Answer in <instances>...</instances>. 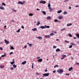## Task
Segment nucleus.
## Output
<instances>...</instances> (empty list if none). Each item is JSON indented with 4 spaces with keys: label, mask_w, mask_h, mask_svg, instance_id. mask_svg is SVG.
<instances>
[{
    "label": "nucleus",
    "mask_w": 79,
    "mask_h": 79,
    "mask_svg": "<svg viewBox=\"0 0 79 79\" xmlns=\"http://www.w3.org/2000/svg\"><path fill=\"white\" fill-rule=\"evenodd\" d=\"M57 72H58L59 73V74H62L63 73V70L62 69H58L57 71Z\"/></svg>",
    "instance_id": "f257e3e1"
},
{
    "label": "nucleus",
    "mask_w": 79,
    "mask_h": 79,
    "mask_svg": "<svg viewBox=\"0 0 79 79\" xmlns=\"http://www.w3.org/2000/svg\"><path fill=\"white\" fill-rule=\"evenodd\" d=\"M43 76H44L43 77H44V76H45V77L48 76L50 75V73H44V74H43Z\"/></svg>",
    "instance_id": "f03ea898"
},
{
    "label": "nucleus",
    "mask_w": 79,
    "mask_h": 79,
    "mask_svg": "<svg viewBox=\"0 0 79 79\" xmlns=\"http://www.w3.org/2000/svg\"><path fill=\"white\" fill-rule=\"evenodd\" d=\"M40 3H43V4H45V3H46V2L44 1H43V0L41 1L40 2Z\"/></svg>",
    "instance_id": "7ed1b4c3"
},
{
    "label": "nucleus",
    "mask_w": 79,
    "mask_h": 79,
    "mask_svg": "<svg viewBox=\"0 0 79 79\" xmlns=\"http://www.w3.org/2000/svg\"><path fill=\"white\" fill-rule=\"evenodd\" d=\"M5 43L6 44H9L10 43V42H9V41H8L6 40H5Z\"/></svg>",
    "instance_id": "20e7f679"
},
{
    "label": "nucleus",
    "mask_w": 79,
    "mask_h": 79,
    "mask_svg": "<svg viewBox=\"0 0 79 79\" xmlns=\"http://www.w3.org/2000/svg\"><path fill=\"white\" fill-rule=\"evenodd\" d=\"M36 38L37 39L38 38V39H40V40H42V37L41 36H39L38 37H36Z\"/></svg>",
    "instance_id": "39448f33"
},
{
    "label": "nucleus",
    "mask_w": 79,
    "mask_h": 79,
    "mask_svg": "<svg viewBox=\"0 0 79 79\" xmlns=\"http://www.w3.org/2000/svg\"><path fill=\"white\" fill-rule=\"evenodd\" d=\"M27 44L28 45H29V47H32V46H33V45L32 44H30L29 43H27Z\"/></svg>",
    "instance_id": "423d86ee"
},
{
    "label": "nucleus",
    "mask_w": 79,
    "mask_h": 79,
    "mask_svg": "<svg viewBox=\"0 0 79 79\" xmlns=\"http://www.w3.org/2000/svg\"><path fill=\"white\" fill-rule=\"evenodd\" d=\"M18 4H21V5H24V3H23L21 1H19L18 2Z\"/></svg>",
    "instance_id": "0eeeda50"
},
{
    "label": "nucleus",
    "mask_w": 79,
    "mask_h": 79,
    "mask_svg": "<svg viewBox=\"0 0 79 79\" xmlns=\"http://www.w3.org/2000/svg\"><path fill=\"white\" fill-rule=\"evenodd\" d=\"M72 70H73V67L70 68L69 69V71H72Z\"/></svg>",
    "instance_id": "6e6552de"
},
{
    "label": "nucleus",
    "mask_w": 79,
    "mask_h": 79,
    "mask_svg": "<svg viewBox=\"0 0 79 79\" xmlns=\"http://www.w3.org/2000/svg\"><path fill=\"white\" fill-rule=\"evenodd\" d=\"M38 61H39V62H41L42 61V59H39L38 60Z\"/></svg>",
    "instance_id": "1a4fd4ad"
},
{
    "label": "nucleus",
    "mask_w": 79,
    "mask_h": 79,
    "mask_svg": "<svg viewBox=\"0 0 79 79\" xmlns=\"http://www.w3.org/2000/svg\"><path fill=\"white\" fill-rule=\"evenodd\" d=\"M42 12L44 15H46V12L45 11H42Z\"/></svg>",
    "instance_id": "9d476101"
},
{
    "label": "nucleus",
    "mask_w": 79,
    "mask_h": 79,
    "mask_svg": "<svg viewBox=\"0 0 79 79\" xmlns=\"http://www.w3.org/2000/svg\"><path fill=\"white\" fill-rule=\"evenodd\" d=\"M40 28H41V29H44V28H45V27L44 26H41L40 27Z\"/></svg>",
    "instance_id": "9b49d317"
},
{
    "label": "nucleus",
    "mask_w": 79,
    "mask_h": 79,
    "mask_svg": "<svg viewBox=\"0 0 79 79\" xmlns=\"http://www.w3.org/2000/svg\"><path fill=\"white\" fill-rule=\"evenodd\" d=\"M0 9H2V10H5V8L2 7V6H0Z\"/></svg>",
    "instance_id": "f8f14e48"
},
{
    "label": "nucleus",
    "mask_w": 79,
    "mask_h": 79,
    "mask_svg": "<svg viewBox=\"0 0 79 79\" xmlns=\"http://www.w3.org/2000/svg\"><path fill=\"white\" fill-rule=\"evenodd\" d=\"M56 52H60V49L59 48H57L56 50Z\"/></svg>",
    "instance_id": "ddd939ff"
},
{
    "label": "nucleus",
    "mask_w": 79,
    "mask_h": 79,
    "mask_svg": "<svg viewBox=\"0 0 79 79\" xmlns=\"http://www.w3.org/2000/svg\"><path fill=\"white\" fill-rule=\"evenodd\" d=\"M26 61H25L23 62L22 63V64H26Z\"/></svg>",
    "instance_id": "4468645a"
},
{
    "label": "nucleus",
    "mask_w": 79,
    "mask_h": 79,
    "mask_svg": "<svg viewBox=\"0 0 79 79\" xmlns=\"http://www.w3.org/2000/svg\"><path fill=\"white\" fill-rule=\"evenodd\" d=\"M46 19H48V20L51 19V17H50V16H48L46 18Z\"/></svg>",
    "instance_id": "2eb2a0df"
},
{
    "label": "nucleus",
    "mask_w": 79,
    "mask_h": 79,
    "mask_svg": "<svg viewBox=\"0 0 79 79\" xmlns=\"http://www.w3.org/2000/svg\"><path fill=\"white\" fill-rule=\"evenodd\" d=\"M61 12H62V10H60L57 11V13H60Z\"/></svg>",
    "instance_id": "dca6fc26"
},
{
    "label": "nucleus",
    "mask_w": 79,
    "mask_h": 79,
    "mask_svg": "<svg viewBox=\"0 0 79 79\" xmlns=\"http://www.w3.org/2000/svg\"><path fill=\"white\" fill-rule=\"evenodd\" d=\"M45 37L46 38H50V35H47L45 36Z\"/></svg>",
    "instance_id": "f3484780"
},
{
    "label": "nucleus",
    "mask_w": 79,
    "mask_h": 79,
    "mask_svg": "<svg viewBox=\"0 0 79 79\" xmlns=\"http://www.w3.org/2000/svg\"><path fill=\"white\" fill-rule=\"evenodd\" d=\"M48 9H49L50 11H52L53 10V9L51 7H48Z\"/></svg>",
    "instance_id": "a211bd4d"
},
{
    "label": "nucleus",
    "mask_w": 79,
    "mask_h": 79,
    "mask_svg": "<svg viewBox=\"0 0 79 79\" xmlns=\"http://www.w3.org/2000/svg\"><path fill=\"white\" fill-rule=\"evenodd\" d=\"M5 56H6V53H5L4 55H2L1 56L2 57H5Z\"/></svg>",
    "instance_id": "6ab92c4d"
},
{
    "label": "nucleus",
    "mask_w": 79,
    "mask_h": 79,
    "mask_svg": "<svg viewBox=\"0 0 79 79\" xmlns=\"http://www.w3.org/2000/svg\"><path fill=\"white\" fill-rule=\"evenodd\" d=\"M45 28H50V26H47V25H45Z\"/></svg>",
    "instance_id": "aec40b11"
},
{
    "label": "nucleus",
    "mask_w": 79,
    "mask_h": 79,
    "mask_svg": "<svg viewBox=\"0 0 79 79\" xmlns=\"http://www.w3.org/2000/svg\"><path fill=\"white\" fill-rule=\"evenodd\" d=\"M32 31H37L36 28H35L34 29H32Z\"/></svg>",
    "instance_id": "412c9836"
},
{
    "label": "nucleus",
    "mask_w": 79,
    "mask_h": 79,
    "mask_svg": "<svg viewBox=\"0 0 79 79\" xmlns=\"http://www.w3.org/2000/svg\"><path fill=\"white\" fill-rule=\"evenodd\" d=\"M41 24L40 22H38L36 24V25H37V26H39V24Z\"/></svg>",
    "instance_id": "4be33fe9"
},
{
    "label": "nucleus",
    "mask_w": 79,
    "mask_h": 79,
    "mask_svg": "<svg viewBox=\"0 0 79 79\" xmlns=\"http://www.w3.org/2000/svg\"><path fill=\"white\" fill-rule=\"evenodd\" d=\"M20 31H21V29H19L18 30V31H16V32H20Z\"/></svg>",
    "instance_id": "5701e85b"
},
{
    "label": "nucleus",
    "mask_w": 79,
    "mask_h": 79,
    "mask_svg": "<svg viewBox=\"0 0 79 79\" xmlns=\"http://www.w3.org/2000/svg\"><path fill=\"white\" fill-rule=\"evenodd\" d=\"M13 67H14V68H16L17 66L16 65L14 64L13 65Z\"/></svg>",
    "instance_id": "b1692460"
},
{
    "label": "nucleus",
    "mask_w": 79,
    "mask_h": 79,
    "mask_svg": "<svg viewBox=\"0 0 79 79\" xmlns=\"http://www.w3.org/2000/svg\"><path fill=\"white\" fill-rule=\"evenodd\" d=\"M72 25V24H71V23H69V24H67V26H71Z\"/></svg>",
    "instance_id": "393cba45"
},
{
    "label": "nucleus",
    "mask_w": 79,
    "mask_h": 79,
    "mask_svg": "<svg viewBox=\"0 0 79 79\" xmlns=\"http://www.w3.org/2000/svg\"><path fill=\"white\" fill-rule=\"evenodd\" d=\"M68 35H69V37H73V36L72 35H71V34L70 33H69L68 34Z\"/></svg>",
    "instance_id": "a878e982"
},
{
    "label": "nucleus",
    "mask_w": 79,
    "mask_h": 79,
    "mask_svg": "<svg viewBox=\"0 0 79 79\" xmlns=\"http://www.w3.org/2000/svg\"><path fill=\"white\" fill-rule=\"evenodd\" d=\"M4 67V66L3 65H1L0 66V67L1 68H3Z\"/></svg>",
    "instance_id": "bb28decb"
},
{
    "label": "nucleus",
    "mask_w": 79,
    "mask_h": 79,
    "mask_svg": "<svg viewBox=\"0 0 79 79\" xmlns=\"http://www.w3.org/2000/svg\"><path fill=\"white\" fill-rule=\"evenodd\" d=\"M63 18V17L62 16H60L59 17L58 19H61Z\"/></svg>",
    "instance_id": "cd10ccee"
},
{
    "label": "nucleus",
    "mask_w": 79,
    "mask_h": 79,
    "mask_svg": "<svg viewBox=\"0 0 79 79\" xmlns=\"http://www.w3.org/2000/svg\"><path fill=\"white\" fill-rule=\"evenodd\" d=\"M10 49L11 50H14L15 49V48H13V47L12 46H11L10 47Z\"/></svg>",
    "instance_id": "c85d7f7f"
},
{
    "label": "nucleus",
    "mask_w": 79,
    "mask_h": 79,
    "mask_svg": "<svg viewBox=\"0 0 79 79\" xmlns=\"http://www.w3.org/2000/svg\"><path fill=\"white\" fill-rule=\"evenodd\" d=\"M15 63V61H13L12 62H10V64H11L12 65H13V64H14V63Z\"/></svg>",
    "instance_id": "c756f323"
},
{
    "label": "nucleus",
    "mask_w": 79,
    "mask_h": 79,
    "mask_svg": "<svg viewBox=\"0 0 79 79\" xmlns=\"http://www.w3.org/2000/svg\"><path fill=\"white\" fill-rule=\"evenodd\" d=\"M36 75H37V76H39V75H40V73H36Z\"/></svg>",
    "instance_id": "7c9ffc66"
},
{
    "label": "nucleus",
    "mask_w": 79,
    "mask_h": 79,
    "mask_svg": "<svg viewBox=\"0 0 79 79\" xmlns=\"http://www.w3.org/2000/svg\"><path fill=\"white\" fill-rule=\"evenodd\" d=\"M62 56V57H63V58H64L65 57H66V55H63Z\"/></svg>",
    "instance_id": "2f4dec72"
},
{
    "label": "nucleus",
    "mask_w": 79,
    "mask_h": 79,
    "mask_svg": "<svg viewBox=\"0 0 79 79\" xmlns=\"http://www.w3.org/2000/svg\"><path fill=\"white\" fill-rule=\"evenodd\" d=\"M29 16H33V14L30 13V14H29Z\"/></svg>",
    "instance_id": "473e14b6"
},
{
    "label": "nucleus",
    "mask_w": 79,
    "mask_h": 79,
    "mask_svg": "<svg viewBox=\"0 0 79 79\" xmlns=\"http://www.w3.org/2000/svg\"><path fill=\"white\" fill-rule=\"evenodd\" d=\"M76 36L77 37L78 39H79V34H77L76 35Z\"/></svg>",
    "instance_id": "72a5a7b5"
},
{
    "label": "nucleus",
    "mask_w": 79,
    "mask_h": 79,
    "mask_svg": "<svg viewBox=\"0 0 79 79\" xmlns=\"http://www.w3.org/2000/svg\"><path fill=\"white\" fill-rule=\"evenodd\" d=\"M56 67H58V65H56L54 66V68H55Z\"/></svg>",
    "instance_id": "f704fd0d"
},
{
    "label": "nucleus",
    "mask_w": 79,
    "mask_h": 79,
    "mask_svg": "<svg viewBox=\"0 0 79 79\" xmlns=\"http://www.w3.org/2000/svg\"><path fill=\"white\" fill-rule=\"evenodd\" d=\"M64 15H66L67 14V12L66 11H64L63 13Z\"/></svg>",
    "instance_id": "c9c22d12"
},
{
    "label": "nucleus",
    "mask_w": 79,
    "mask_h": 79,
    "mask_svg": "<svg viewBox=\"0 0 79 79\" xmlns=\"http://www.w3.org/2000/svg\"><path fill=\"white\" fill-rule=\"evenodd\" d=\"M2 5H3L4 6H6V4H5V3H4L3 2L2 3Z\"/></svg>",
    "instance_id": "e433bc0d"
},
{
    "label": "nucleus",
    "mask_w": 79,
    "mask_h": 79,
    "mask_svg": "<svg viewBox=\"0 0 79 79\" xmlns=\"http://www.w3.org/2000/svg\"><path fill=\"white\" fill-rule=\"evenodd\" d=\"M50 35L52 36V35H54V34L53 33H52L50 34Z\"/></svg>",
    "instance_id": "4c0bfd02"
},
{
    "label": "nucleus",
    "mask_w": 79,
    "mask_h": 79,
    "mask_svg": "<svg viewBox=\"0 0 79 79\" xmlns=\"http://www.w3.org/2000/svg\"><path fill=\"white\" fill-rule=\"evenodd\" d=\"M51 6V5H50V4H48V6L49 7V8H50V6Z\"/></svg>",
    "instance_id": "58836bf2"
},
{
    "label": "nucleus",
    "mask_w": 79,
    "mask_h": 79,
    "mask_svg": "<svg viewBox=\"0 0 79 79\" xmlns=\"http://www.w3.org/2000/svg\"><path fill=\"white\" fill-rule=\"evenodd\" d=\"M73 47V46L72 45H71L69 46V48H72Z\"/></svg>",
    "instance_id": "ea45409f"
},
{
    "label": "nucleus",
    "mask_w": 79,
    "mask_h": 79,
    "mask_svg": "<svg viewBox=\"0 0 79 79\" xmlns=\"http://www.w3.org/2000/svg\"><path fill=\"white\" fill-rule=\"evenodd\" d=\"M56 48V46L55 45H54L53 46V48Z\"/></svg>",
    "instance_id": "a19ab883"
},
{
    "label": "nucleus",
    "mask_w": 79,
    "mask_h": 79,
    "mask_svg": "<svg viewBox=\"0 0 79 79\" xmlns=\"http://www.w3.org/2000/svg\"><path fill=\"white\" fill-rule=\"evenodd\" d=\"M71 44L72 45H75V44L74 43H72Z\"/></svg>",
    "instance_id": "79ce46f5"
},
{
    "label": "nucleus",
    "mask_w": 79,
    "mask_h": 79,
    "mask_svg": "<svg viewBox=\"0 0 79 79\" xmlns=\"http://www.w3.org/2000/svg\"><path fill=\"white\" fill-rule=\"evenodd\" d=\"M13 52H11L10 53L9 55H12V54H13Z\"/></svg>",
    "instance_id": "37998d69"
},
{
    "label": "nucleus",
    "mask_w": 79,
    "mask_h": 79,
    "mask_svg": "<svg viewBox=\"0 0 79 79\" xmlns=\"http://www.w3.org/2000/svg\"><path fill=\"white\" fill-rule=\"evenodd\" d=\"M55 22H58V21L57 20V19H55L54 20Z\"/></svg>",
    "instance_id": "c03bdc74"
},
{
    "label": "nucleus",
    "mask_w": 79,
    "mask_h": 79,
    "mask_svg": "<svg viewBox=\"0 0 79 79\" xmlns=\"http://www.w3.org/2000/svg\"><path fill=\"white\" fill-rule=\"evenodd\" d=\"M75 64H77V65H79V63L77 62Z\"/></svg>",
    "instance_id": "a18cd8bd"
},
{
    "label": "nucleus",
    "mask_w": 79,
    "mask_h": 79,
    "mask_svg": "<svg viewBox=\"0 0 79 79\" xmlns=\"http://www.w3.org/2000/svg\"><path fill=\"white\" fill-rule=\"evenodd\" d=\"M0 50H3V48L2 47H0Z\"/></svg>",
    "instance_id": "49530a36"
},
{
    "label": "nucleus",
    "mask_w": 79,
    "mask_h": 79,
    "mask_svg": "<svg viewBox=\"0 0 79 79\" xmlns=\"http://www.w3.org/2000/svg\"><path fill=\"white\" fill-rule=\"evenodd\" d=\"M69 0H65L64 1V2H68V1H69Z\"/></svg>",
    "instance_id": "de8ad7c7"
},
{
    "label": "nucleus",
    "mask_w": 79,
    "mask_h": 79,
    "mask_svg": "<svg viewBox=\"0 0 79 79\" xmlns=\"http://www.w3.org/2000/svg\"><path fill=\"white\" fill-rule=\"evenodd\" d=\"M37 59H39V58H40V57L38 56L37 57Z\"/></svg>",
    "instance_id": "09e8293b"
},
{
    "label": "nucleus",
    "mask_w": 79,
    "mask_h": 79,
    "mask_svg": "<svg viewBox=\"0 0 79 79\" xmlns=\"http://www.w3.org/2000/svg\"><path fill=\"white\" fill-rule=\"evenodd\" d=\"M21 28L22 29H24V26H23L21 27Z\"/></svg>",
    "instance_id": "8fccbe9b"
},
{
    "label": "nucleus",
    "mask_w": 79,
    "mask_h": 79,
    "mask_svg": "<svg viewBox=\"0 0 79 79\" xmlns=\"http://www.w3.org/2000/svg\"><path fill=\"white\" fill-rule=\"evenodd\" d=\"M14 69V68H13V67H12V68H11V70H13Z\"/></svg>",
    "instance_id": "3c124183"
},
{
    "label": "nucleus",
    "mask_w": 79,
    "mask_h": 79,
    "mask_svg": "<svg viewBox=\"0 0 79 79\" xmlns=\"http://www.w3.org/2000/svg\"><path fill=\"white\" fill-rule=\"evenodd\" d=\"M66 75L69 76V73H66Z\"/></svg>",
    "instance_id": "603ef678"
},
{
    "label": "nucleus",
    "mask_w": 79,
    "mask_h": 79,
    "mask_svg": "<svg viewBox=\"0 0 79 79\" xmlns=\"http://www.w3.org/2000/svg\"><path fill=\"white\" fill-rule=\"evenodd\" d=\"M65 28L62 29H61V31H64V30H65Z\"/></svg>",
    "instance_id": "864d4df0"
},
{
    "label": "nucleus",
    "mask_w": 79,
    "mask_h": 79,
    "mask_svg": "<svg viewBox=\"0 0 79 79\" xmlns=\"http://www.w3.org/2000/svg\"><path fill=\"white\" fill-rule=\"evenodd\" d=\"M53 73H55L56 72V70H54V71H53Z\"/></svg>",
    "instance_id": "5fc2aeb1"
},
{
    "label": "nucleus",
    "mask_w": 79,
    "mask_h": 79,
    "mask_svg": "<svg viewBox=\"0 0 79 79\" xmlns=\"http://www.w3.org/2000/svg\"><path fill=\"white\" fill-rule=\"evenodd\" d=\"M27 48V45L25 46H24L25 48Z\"/></svg>",
    "instance_id": "6e6d98bb"
},
{
    "label": "nucleus",
    "mask_w": 79,
    "mask_h": 79,
    "mask_svg": "<svg viewBox=\"0 0 79 79\" xmlns=\"http://www.w3.org/2000/svg\"><path fill=\"white\" fill-rule=\"evenodd\" d=\"M64 58L63 57L62 58H61V60H64Z\"/></svg>",
    "instance_id": "4d7b16f0"
},
{
    "label": "nucleus",
    "mask_w": 79,
    "mask_h": 79,
    "mask_svg": "<svg viewBox=\"0 0 79 79\" xmlns=\"http://www.w3.org/2000/svg\"><path fill=\"white\" fill-rule=\"evenodd\" d=\"M11 21L13 22V23H15V21H14V20H12Z\"/></svg>",
    "instance_id": "13d9d810"
},
{
    "label": "nucleus",
    "mask_w": 79,
    "mask_h": 79,
    "mask_svg": "<svg viewBox=\"0 0 79 79\" xmlns=\"http://www.w3.org/2000/svg\"><path fill=\"white\" fill-rule=\"evenodd\" d=\"M73 38L74 39H76L77 38H76V37H74Z\"/></svg>",
    "instance_id": "bf43d9fd"
},
{
    "label": "nucleus",
    "mask_w": 79,
    "mask_h": 79,
    "mask_svg": "<svg viewBox=\"0 0 79 79\" xmlns=\"http://www.w3.org/2000/svg\"><path fill=\"white\" fill-rule=\"evenodd\" d=\"M13 11L14 12H16V10H13Z\"/></svg>",
    "instance_id": "052dcab7"
},
{
    "label": "nucleus",
    "mask_w": 79,
    "mask_h": 79,
    "mask_svg": "<svg viewBox=\"0 0 79 79\" xmlns=\"http://www.w3.org/2000/svg\"><path fill=\"white\" fill-rule=\"evenodd\" d=\"M32 69L34 68V65H32Z\"/></svg>",
    "instance_id": "680f3d73"
},
{
    "label": "nucleus",
    "mask_w": 79,
    "mask_h": 79,
    "mask_svg": "<svg viewBox=\"0 0 79 79\" xmlns=\"http://www.w3.org/2000/svg\"><path fill=\"white\" fill-rule=\"evenodd\" d=\"M37 11H39V10H40V9H37Z\"/></svg>",
    "instance_id": "e2e57ef3"
},
{
    "label": "nucleus",
    "mask_w": 79,
    "mask_h": 79,
    "mask_svg": "<svg viewBox=\"0 0 79 79\" xmlns=\"http://www.w3.org/2000/svg\"><path fill=\"white\" fill-rule=\"evenodd\" d=\"M45 72H47V70H45Z\"/></svg>",
    "instance_id": "0e129e2a"
},
{
    "label": "nucleus",
    "mask_w": 79,
    "mask_h": 79,
    "mask_svg": "<svg viewBox=\"0 0 79 79\" xmlns=\"http://www.w3.org/2000/svg\"><path fill=\"white\" fill-rule=\"evenodd\" d=\"M4 27L5 28H6V26H4Z\"/></svg>",
    "instance_id": "69168bd1"
},
{
    "label": "nucleus",
    "mask_w": 79,
    "mask_h": 79,
    "mask_svg": "<svg viewBox=\"0 0 79 79\" xmlns=\"http://www.w3.org/2000/svg\"><path fill=\"white\" fill-rule=\"evenodd\" d=\"M69 9H71V7H69Z\"/></svg>",
    "instance_id": "338daca9"
},
{
    "label": "nucleus",
    "mask_w": 79,
    "mask_h": 79,
    "mask_svg": "<svg viewBox=\"0 0 79 79\" xmlns=\"http://www.w3.org/2000/svg\"><path fill=\"white\" fill-rule=\"evenodd\" d=\"M59 40L58 39H56V41H58Z\"/></svg>",
    "instance_id": "774afa93"
}]
</instances>
